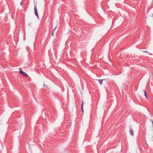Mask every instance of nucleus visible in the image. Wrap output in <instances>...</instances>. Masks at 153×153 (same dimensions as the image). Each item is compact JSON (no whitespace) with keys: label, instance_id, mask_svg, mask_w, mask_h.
<instances>
[{"label":"nucleus","instance_id":"12","mask_svg":"<svg viewBox=\"0 0 153 153\" xmlns=\"http://www.w3.org/2000/svg\"><path fill=\"white\" fill-rule=\"evenodd\" d=\"M152 16L153 17V14H152Z\"/></svg>","mask_w":153,"mask_h":153},{"label":"nucleus","instance_id":"6","mask_svg":"<svg viewBox=\"0 0 153 153\" xmlns=\"http://www.w3.org/2000/svg\"><path fill=\"white\" fill-rule=\"evenodd\" d=\"M19 72L20 74H22L24 72L20 68Z\"/></svg>","mask_w":153,"mask_h":153},{"label":"nucleus","instance_id":"9","mask_svg":"<svg viewBox=\"0 0 153 153\" xmlns=\"http://www.w3.org/2000/svg\"><path fill=\"white\" fill-rule=\"evenodd\" d=\"M56 27L54 29V30H53V32H52V35L53 36H54V35H53V32L56 29Z\"/></svg>","mask_w":153,"mask_h":153},{"label":"nucleus","instance_id":"5","mask_svg":"<svg viewBox=\"0 0 153 153\" xmlns=\"http://www.w3.org/2000/svg\"><path fill=\"white\" fill-rule=\"evenodd\" d=\"M83 101H82V105H81V108H82V112H83Z\"/></svg>","mask_w":153,"mask_h":153},{"label":"nucleus","instance_id":"4","mask_svg":"<svg viewBox=\"0 0 153 153\" xmlns=\"http://www.w3.org/2000/svg\"><path fill=\"white\" fill-rule=\"evenodd\" d=\"M143 91H144V95L145 96L146 98V99H147V96L146 92L145 91V90H143Z\"/></svg>","mask_w":153,"mask_h":153},{"label":"nucleus","instance_id":"11","mask_svg":"<svg viewBox=\"0 0 153 153\" xmlns=\"http://www.w3.org/2000/svg\"><path fill=\"white\" fill-rule=\"evenodd\" d=\"M143 52H145V53H148V52L147 51H143Z\"/></svg>","mask_w":153,"mask_h":153},{"label":"nucleus","instance_id":"3","mask_svg":"<svg viewBox=\"0 0 153 153\" xmlns=\"http://www.w3.org/2000/svg\"><path fill=\"white\" fill-rule=\"evenodd\" d=\"M22 75L24 76H26V77L28 76V75L24 72L23 73V74H22Z\"/></svg>","mask_w":153,"mask_h":153},{"label":"nucleus","instance_id":"10","mask_svg":"<svg viewBox=\"0 0 153 153\" xmlns=\"http://www.w3.org/2000/svg\"><path fill=\"white\" fill-rule=\"evenodd\" d=\"M20 4L22 6V4H23V2H22V1H21V3H20Z\"/></svg>","mask_w":153,"mask_h":153},{"label":"nucleus","instance_id":"7","mask_svg":"<svg viewBox=\"0 0 153 153\" xmlns=\"http://www.w3.org/2000/svg\"><path fill=\"white\" fill-rule=\"evenodd\" d=\"M19 72L20 74H22L24 72L20 68Z\"/></svg>","mask_w":153,"mask_h":153},{"label":"nucleus","instance_id":"2","mask_svg":"<svg viewBox=\"0 0 153 153\" xmlns=\"http://www.w3.org/2000/svg\"><path fill=\"white\" fill-rule=\"evenodd\" d=\"M129 132L131 135L132 136H134L133 129L132 128H130Z\"/></svg>","mask_w":153,"mask_h":153},{"label":"nucleus","instance_id":"8","mask_svg":"<svg viewBox=\"0 0 153 153\" xmlns=\"http://www.w3.org/2000/svg\"><path fill=\"white\" fill-rule=\"evenodd\" d=\"M103 80V79H99V81L100 82V84H102V82Z\"/></svg>","mask_w":153,"mask_h":153},{"label":"nucleus","instance_id":"1","mask_svg":"<svg viewBox=\"0 0 153 153\" xmlns=\"http://www.w3.org/2000/svg\"><path fill=\"white\" fill-rule=\"evenodd\" d=\"M34 13L36 15V16L38 18V15L37 10L36 7V6H35L34 7Z\"/></svg>","mask_w":153,"mask_h":153}]
</instances>
